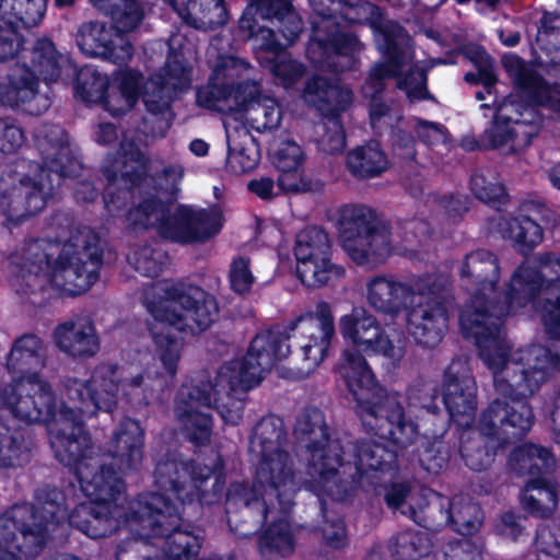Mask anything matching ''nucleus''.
Segmentation results:
<instances>
[{
	"label": "nucleus",
	"mask_w": 560,
	"mask_h": 560,
	"mask_svg": "<svg viewBox=\"0 0 560 560\" xmlns=\"http://www.w3.org/2000/svg\"><path fill=\"white\" fill-rule=\"evenodd\" d=\"M90 418L92 416L80 420L75 429L65 431L70 441L85 438L84 445L77 448L68 444L69 462L56 455L73 469L86 501L68 515L67 509L58 502L61 493L51 490L45 501L38 495L34 506L15 505L0 515V560H19L18 552L26 558L36 556L47 534L66 521L91 538L110 535L126 525L131 534L145 540L154 539L152 544L161 546L168 558L192 560L200 549V537L177 528L180 520L178 509L168 502L165 493L176 494L183 505L195 501L200 504L217 502L224 486L221 457L213 453L202 462H160L155 469V483L161 492L141 495L131 503L130 516L120 521L122 508L118 502L125 487L121 477L139 469L142 464L144 430L137 420H121L106 444L115 471L105 466L95 471L97 463L90 456L91 440L82 427Z\"/></svg>",
	"instance_id": "1"
},
{
	"label": "nucleus",
	"mask_w": 560,
	"mask_h": 560,
	"mask_svg": "<svg viewBox=\"0 0 560 560\" xmlns=\"http://www.w3.org/2000/svg\"><path fill=\"white\" fill-rule=\"evenodd\" d=\"M143 304L152 316L149 329L159 359L143 371L130 374L121 386L116 366L100 364L89 375L67 377L57 398L42 375L45 366L42 341L25 335L14 342L7 361L12 383L0 390V401L23 421L44 422L51 447L62 460L71 458L68 444L79 448L86 440L70 441L65 435L66 429H75L80 420L98 411H112L119 390L136 407L159 400L177 373L182 342L176 332L206 330L218 311L213 296L202 289L170 280L152 284L144 292Z\"/></svg>",
	"instance_id": "2"
},
{
	"label": "nucleus",
	"mask_w": 560,
	"mask_h": 560,
	"mask_svg": "<svg viewBox=\"0 0 560 560\" xmlns=\"http://www.w3.org/2000/svg\"><path fill=\"white\" fill-rule=\"evenodd\" d=\"M294 434L305 464L304 478H296L289 455L280 448L281 425L275 419H264L249 443L255 465L253 483H234L228 491L229 504L242 502L245 510L257 513L259 521L268 524L259 550L270 559L290 556L294 550L288 514L302 486L320 500L325 495L342 500L347 485H375L377 472H383L395 459L394 452L385 445L368 441L353 447V464L345 460L339 441L329 438L324 416L317 409L306 410L299 417Z\"/></svg>",
	"instance_id": "3"
},
{
	"label": "nucleus",
	"mask_w": 560,
	"mask_h": 560,
	"mask_svg": "<svg viewBox=\"0 0 560 560\" xmlns=\"http://www.w3.org/2000/svg\"><path fill=\"white\" fill-rule=\"evenodd\" d=\"M462 276L471 279V298L459 315L463 335L476 342L480 357L495 375L500 390L508 389V375L521 362H535V355L527 351L542 346H532L510 354V345L501 329V318L515 314L520 308L532 305L541 314L548 332L560 339V256L547 254L533 260H526L513 273L504 292V306L488 304L497 298L495 283L499 268L490 252L477 250L467 255ZM551 359L560 358L557 353Z\"/></svg>",
	"instance_id": "4"
},
{
	"label": "nucleus",
	"mask_w": 560,
	"mask_h": 560,
	"mask_svg": "<svg viewBox=\"0 0 560 560\" xmlns=\"http://www.w3.org/2000/svg\"><path fill=\"white\" fill-rule=\"evenodd\" d=\"M107 178L104 201L113 215H119L130 190L139 189L147 197L126 215L128 224L135 229L154 228L164 237L179 243L203 241L217 234L223 218L219 209L194 210L186 206L165 205L162 197L176 190L183 177V168L173 165L164 170L161 180L165 186L153 187L155 180L145 176L147 162L138 145L127 138L120 144L118 156L107 162L104 168Z\"/></svg>",
	"instance_id": "5"
},
{
	"label": "nucleus",
	"mask_w": 560,
	"mask_h": 560,
	"mask_svg": "<svg viewBox=\"0 0 560 560\" xmlns=\"http://www.w3.org/2000/svg\"><path fill=\"white\" fill-rule=\"evenodd\" d=\"M339 331L353 349L341 353L338 373L357 402L363 424L380 439L406 447L417 438V424L408 420L401 406V396L387 393L377 382L364 357L380 354L393 363L405 355L401 345H395L385 334L377 318L364 308H353L340 316Z\"/></svg>",
	"instance_id": "6"
},
{
	"label": "nucleus",
	"mask_w": 560,
	"mask_h": 560,
	"mask_svg": "<svg viewBox=\"0 0 560 560\" xmlns=\"http://www.w3.org/2000/svg\"><path fill=\"white\" fill-rule=\"evenodd\" d=\"M289 337L280 330L261 331L252 340L246 354L223 363L207 381H191L180 386L175 416L196 444L209 440L215 408L225 423L237 424L246 393L260 384L277 361L291 352Z\"/></svg>",
	"instance_id": "7"
},
{
	"label": "nucleus",
	"mask_w": 560,
	"mask_h": 560,
	"mask_svg": "<svg viewBox=\"0 0 560 560\" xmlns=\"http://www.w3.org/2000/svg\"><path fill=\"white\" fill-rule=\"evenodd\" d=\"M535 355V362H521L508 377V389L495 390L505 400L494 399L481 415L478 428L463 430L459 435V452L466 465L472 470L490 466L494 453L489 448L510 439L521 438L533 424L530 407L522 399L532 395L546 380L552 369L560 371V358L551 359L546 348L527 351ZM492 374H494L492 372ZM495 383V375H493Z\"/></svg>",
	"instance_id": "8"
},
{
	"label": "nucleus",
	"mask_w": 560,
	"mask_h": 560,
	"mask_svg": "<svg viewBox=\"0 0 560 560\" xmlns=\"http://www.w3.org/2000/svg\"><path fill=\"white\" fill-rule=\"evenodd\" d=\"M57 242L25 243L12 255V264L30 287L50 284L67 295L84 293L98 278L102 260L98 235L90 228L73 226Z\"/></svg>",
	"instance_id": "9"
},
{
	"label": "nucleus",
	"mask_w": 560,
	"mask_h": 560,
	"mask_svg": "<svg viewBox=\"0 0 560 560\" xmlns=\"http://www.w3.org/2000/svg\"><path fill=\"white\" fill-rule=\"evenodd\" d=\"M447 279L425 276L399 281L393 276H374L365 283V299L376 312L396 316L407 311V328L425 348L440 343L448 326L451 302L444 291Z\"/></svg>",
	"instance_id": "10"
},
{
	"label": "nucleus",
	"mask_w": 560,
	"mask_h": 560,
	"mask_svg": "<svg viewBox=\"0 0 560 560\" xmlns=\"http://www.w3.org/2000/svg\"><path fill=\"white\" fill-rule=\"evenodd\" d=\"M502 65L518 93L498 106L491 127L485 131L483 142L509 154L527 147L538 133L542 119L537 106L547 107L560 117V90L547 84L515 55H504Z\"/></svg>",
	"instance_id": "11"
},
{
	"label": "nucleus",
	"mask_w": 560,
	"mask_h": 560,
	"mask_svg": "<svg viewBox=\"0 0 560 560\" xmlns=\"http://www.w3.org/2000/svg\"><path fill=\"white\" fill-rule=\"evenodd\" d=\"M250 66L234 56L221 57L206 86L198 90L197 103L208 109L229 115L225 120L241 124L234 126L236 133L247 137L245 124L257 131L279 126L281 110L276 100L260 98V88L249 80Z\"/></svg>",
	"instance_id": "12"
},
{
	"label": "nucleus",
	"mask_w": 560,
	"mask_h": 560,
	"mask_svg": "<svg viewBox=\"0 0 560 560\" xmlns=\"http://www.w3.org/2000/svg\"><path fill=\"white\" fill-rule=\"evenodd\" d=\"M320 18L314 22V36L307 46L310 60L318 68L327 67L335 72L352 69L362 45L345 31L347 23H360L375 11L369 2L353 0H310Z\"/></svg>",
	"instance_id": "13"
},
{
	"label": "nucleus",
	"mask_w": 560,
	"mask_h": 560,
	"mask_svg": "<svg viewBox=\"0 0 560 560\" xmlns=\"http://www.w3.org/2000/svg\"><path fill=\"white\" fill-rule=\"evenodd\" d=\"M377 48L383 54L384 62L376 65L362 88L366 97L374 98L380 93L383 80L398 78V88L404 90L411 102L429 97L427 91V71L441 60L413 61L410 38L404 30L392 21L372 25Z\"/></svg>",
	"instance_id": "14"
},
{
	"label": "nucleus",
	"mask_w": 560,
	"mask_h": 560,
	"mask_svg": "<svg viewBox=\"0 0 560 560\" xmlns=\"http://www.w3.org/2000/svg\"><path fill=\"white\" fill-rule=\"evenodd\" d=\"M65 72L75 73L69 58L59 54L49 39H38L30 52V66L16 65L0 77V105L30 115L44 113L50 101L39 92L38 79L50 84Z\"/></svg>",
	"instance_id": "15"
},
{
	"label": "nucleus",
	"mask_w": 560,
	"mask_h": 560,
	"mask_svg": "<svg viewBox=\"0 0 560 560\" xmlns=\"http://www.w3.org/2000/svg\"><path fill=\"white\" fill-rule=\"evenodd\" d=\"M262 20L278 19L283 23L281 33L285 45L292 44L302 31V21L292 10L288 0H255L245 10L241 19V27L247 30L259 47L270 57L258 55V60L268 67L276 80L284 88L294 85L305 72L304 66L282 51L283 45L276 40L269 28L256 30L252 20L255 16Z\"/></svg>",
	"instance_id": "16"
},
{
	"label": "nucleus",
	"mask_w": 560,
	"mask_h": 560,
	"mask_svg": "<svg viewBox=\"0 0 560 560\" xmlns=\"http://www.w3.org/2000/svg\"><path fill=\"white\" fill-rule=\"evenodd\" d=\"M337 226L343 249L357 264H376L390 252L387 229L364 205L342 206L338 210Z\"/></svg>",
	"instance_id": "17"
},
{
	"label": "nucleus",
	"mask_w": 560,
	"mask_h": 560,
	"mask_svg": "<svg viewBox=\"0 0 560 560\" xmlns=\"http://www.w3.org/2000/svg\"><path fill=\"white\" fill-rule=\"evenodd\" d=\"M293 328L300 335L295 355L301 366L288 374L279 373L284 378L299 380L312 374L328 357L336 336L331 306L327 302L316 303L295 319Z\"/></svg>",
	"instance_id": "18"
},
{
	"label": "nucleus",
	"mask_w": 560,
	"mask_h": 560,
	"mask_svg": "<svg viewBox=\"0 0 560 560\" xmlns=\"http://www.w3.org/2000/svg\"><path fill=\"white\" fill-rule=\"evenodd\" d=\"M36 162H20L10 187L1 191L0 207L8 222L19 224L42 211L51 190L50 174Z\"/></svg>",
	"instance_id": "19"
},
{
	"label": "nucleus",
	"mask_w": 560,
	"mask_h": 560,
	"mask_svg": "<svg viewBox=\"0 0 560 560\" xmlns=\"http://www.w3.org/2000/svg\"><path fill=\"white\" fill-rule=\"evenodd\" d=\"M170 54L163 72L145 83L143 101L149 112L161 113L166 109L176 92L190 85L191 77L188 61L195 57V45L180 32L168 40Z\"/></svg>",
	"instance_id": "20"
},
{
	"label": "nucleus",
	"mask_w": 560,
	"mask_h": 560,
	"mask_svg": "<svg viewBox=\"0 0 560 560\" xmlns=\"http://www.w3.org/2000/svg\"><path fill=\"white\" fill-rule=\"evenodd\" d=\"M116 84L92 66L77 73L75 95L84 102L102 104L112 115L128 112L138 101L140 74L125 70L117 72Z\"/></svg>",
	"instance_id": "21"
},
{
	"label": "nucleus",
	"mask_w": 560,
	"mask_h": 560,
	"mask_svg": "<svg viewBox=\"0 0 560 560\" xmlns=\"http://www.w3.org/2000/svg\"><path fill=\"white\" fill-rule=\"evenodd\" d=\"M296 273L303 284L318 288L340 279L345 270L331 260L330 241L323 230L307 228L295 241Z\"/></svg>",
	"instance_id": "22"
},
{
	"label": "nucleus",
	"mask_w": 560,
	"mask_h": 560,
	"mask_svg": "<svg viewBox=\"0 0 560 560\" xmlns=\"http://www.w3.org/2000/svg\"><path fill=\"white\" fill-rule=\"evenodd\" d=\"M477 386L465 360L452 361L444 373L442 396L450 417L463 430L474 423Z\"/></svg>",
	"instance_id": "23"
},
{
	"label": "nucleus",
	"mask_w": 560,
	"mask_h": 560,
	"mask_svg": "<svg viewBox=\"0 0 560 560\" xmlns=\"http://www.w3.org/2000/svg\"><path fill=\"white\" fill-rule=\"evenodd\" d=\"M77 44L85 56L115 65H122L132 56L128 37L114 26L98 22L83 24L78 31Z\"/></svg>",
	"instance_id": "24"
},
{
	"label": "nucleus",
	"mask_w": 560,
	"mask_h": 560,
	"mask_svg": "<svg viewBox=\"0 0 560 560\" xmlns=\"http://www.w3.org/2000/svg\"><path fill=\"white\" fill-rule=\"evenodd\" d=\"M35 140L45 167L58 177L77 176L82 167L74 151L68 144V136L59 126H40L35 131Z\"/></svg>",
	"instance_id": "25"
},
{
	"label": "nucleus",
	"mask_w": 560,
	"mask_h": 560,
	"mask_svg": "<svg viewBox=\"0 0 560 560\" xmlns=\"http://www.w3.org/2000/svg\"><path fill=\"white\" fill-rule=\"evenodd\" d=\"M58 348L74 358H90L100 349L94 323L89 317H77L59 325L55 330Z\"/></svg>",
	"instance_id": "26"
},
{
	"label": "nucleus",
	"mask_w": 560,
	"mask_h": 560,
	"mask_svg": "<svg viewBox=\"0 0 560 560\" xmlns=\"http://www.w3.org/2000/svg\"><path fill=\"white\" fill-rule=\"evenodd\" d=\"M178 16L190 26L212 30L228 21L222 0H167Z\"/></svg>",
	"instance_id": "27"
},
{
	"label": "nucleus",
	"mask_w": 560,
	"mask_h": 560,
	"mask_svg": "<svg viewBox=\"0 0 560 560\" xmlns=\"http://www.w3.org/2000/svg\"><path fill=\"white\" fill-rule=\"evenodd\" d=\"M303 98L320 110L327 105L331 112L340 113L351 106L353 93L349 88L328 82L320 77H314L307 81Z\"/></svg>",
	"instance_id": "28"
},
{
	"label": "nucleus",
	"mask_w": 560,
	"mask_h": 560,
	"mask_svg": "<svg viewBox=\"0 0 560 560\" xmlns=\"http://www.w3.org/2000/svg\"><path fill=\"white\" fill-rule=\"evenodd\" d=\"M385 499L389 508L400 511L401 514L408 515L417 523H421V520L417 516L416 508L423 510L425 505L443 506L446 501L431 490L409 489L405 485H393Z\"/></svg>",
	"instance_id": "29"
},
{
	"label": "nucleus",
	"mask_w": 560,
	"mask_h": 560,
	"mask_svg": "<svg viewBox=\"0 0 560 560\" xmlns=\"http://www.w3.org/2000/svg\"><path fill=\"white\" fill-rule=\"evenodd\" d=\"M522 505L530 514L538 517H548L558 506L556 485L545 478L530 480L523 493Z\"/></svg>",
	"instance_id": "30"
},
{
	"label": "nucleus",
	"mask_w": 560,
	"mask_h": 560,
	"mask_svg": "<svg viewBox=\"0 0 560 560\" xmlns=\"http://www.w3.org/2000/svg\"><path fill=\"white\" fill-rule=\"evenodd\" d=\"M498 230L502 237L511 241L520 252L530 250L542 241L540 225L523 214L500 219Z\"/></svg>",
	"instance_id": "31"
},
{
	"label": "nucleus",
	"mask_w": 560,
	"mask_h": 560,
	"mask_svg": "<svg viewBox=\"0 0 560 560\" xmlns=\"http://www.w3.org/2000/svg\"><path fill=\"white\" fill-rule=\"evenodd\" d=\"M347 166L357 177H376L388 170L389 161L376 142L359 147L347 155Z\"/></svg>",
	"instance_id": "32"
},
{
	"label": "nucleus",
	"mask_w": 560,
	"mask_h": 560,
	"mask_svg": "<svg viewBox=\"0 0 560 560\" xmlns=\"http://www.w3.org/2000/svg\"><path fill=\"white\" fill-rule=\"evenodd\" d=\"M510 464L520 474L534 475L551 468L555 460L547 448L523 444L512 453Z\"/></svg>",
	"instance_id": "33"
},
{
	"label": "nucleus",
	"mask_w": 560,
	"mask_h": 560,
	"mask_svg": "<svg viewBox=\"0 0 560 560\" xmlns=\"http://www.w3.org/2000/svg\"><path fill=\"white\" fill-rule=\"evenodd\" d=\"M445 521L454 524L455 529L463 535L476 532L482 521L480 508L465 497H455L448 503Z\"/></svg>",
	"instance_id": "34"
},
{
	"label": "nucleus",
	"mask_w": 560,
	"mask_h": 560,
	"mask_svg": "<svg viewBox=\"0 0 560 560\" xmlns=\"http://www.w3.org/2000/svg\"><path fill=\"white\" fill-rule=\"evenodd\" d=\"M430 550L431 541L424 530L401 533L390 544V552L397 560H418Z\"/></svg>",
	"instance_id": "35"
},
{
	"label": "nucleus",
	"mask_w": 560,
	"mask_h": 560,
	"mask_svg": "<svg viewBox=\"0 0 560 560\" xmlns=\"http://www.w3.org/2000/svg\"><path fill=\"white\" fill-rule=\"evenodd\" d=\"M224 127L229 145V153L226 158L228 170L233 174H243L252 171L258 162L256 151L248 148L236 149L234 147L235 127L232 126V121L230 120H224Z\"/></svg>",
	"instance_id": "36"
},
{
	"label": "nucleus",
	"mask_w": 560,
	"mask_h": 560,
	"mask_svg": "<svg viewBox=\"0 0 560 560\" xmlns=\"http://www.w3.org/2000/svg\"><path fill=\"white\" fill-rule=\"evenodd\" d=\"M23 39L18 23L7 16V9L0 4V62L13 59L21 51Z\"/></svg>",
	"instance_id": "37"
},
{
	"label": "nucleus",
	"mask_w": 560,
	"mask_h": 560,
	"mask_svg": "<svg viewBox=\"0 0 560 560\" xmlns=\"http://www.w3.org/2000/svg\"><path fill=\"white\" fill-rule=\"evenodd\" d=\"M128 260L141 275L155 277L163 270L168 258L164 250L144 246L129 255Z\"/></svg>",
	"instance_id": "38"
},
{
	"label": "nucleus",
	"mask_w": 560,
	"mask_h": 560,
	"mask_svg": "<svg viewBox=\"0 0 560 560\" xmlns=\"http://www.w3.org/2000/svg\"><path fill=\"white\" fill-rule=\"evenodd\" d=\"M317 143L322 151L337 153L343 150L346 138L338 118L330 117L315 128Z\"/></svg>",
	"instance_id": "39"
},
{
	"label": "nucleus",
	"mask_w": 560,
	"mask_h": 560,
	"mask_svg": "<svg viewBox=\"0 0 560 560\" xmlns=\"http://www.w3.org/2000/svg\"><path fill=\"white\" fill-rule=\"evenodd\" d=\"M3 0H0L2 4ZM47 0H13L10 10H7V16L13 19L15 23H23L25 26L36 25L44 16ZM5 9L7 5H3Z\"/></svg>",
	"instance_id": "40"
},
{
	"label": "nucleus",
	"mask_w": 560,
	"mask_h": 560,
	"mask_svg": "<svg viewBox=\"0 0 560 560\" xmlns=\"http://www.w3.org/2000/svg\"><path fill=\"white\" fill-rule=\"evenodd\" d=\"M120 33L136 28L143 19V8L137 0H120L110 12Z\"/></svg>",
	"instance_id": "41"
},
{
	"label": "nucleus",
	"mask_w": 560,
	"mask_h": 560,
	"mask_svg": "<svg viewBox=\"0 0 560 560\" xmlns=\"http://www.w3.org/2000/svg\"><path fill=\"white\" fill-rule=\"evenodd\" d=\"M273 161L280 172L298 170L303 166L304 154L293 141H283L273 150Z\"/></svg>",
	"instance_id": "42"
},
{
	"label": "nucleus",
	"mask_w": 560,
	"mask_h": 560,
	"mask_svg": "<svg viewBox=\"0 0 560 560\" xmlns=\"http://www.w3.org/2000/svg\"><path fill=\"white\" fill-rule=\"evenodd\" d=\"M470 187L475 196L485 202L501 200L505 196L504 186L493 176L475 174L471 177Z\"/></svg>",
	"instance_id": "43"
},
{
	"label": "nucleus",
	"mask_w": 560,
	"mask_h": 560,
	"mask_svg": "<svg viewBox=\"0 0 560 560\" xmlns=\"http://www.w3.org/2000/svg\"><path fill=\"white\" fill-rule=\"evenodd\" d=\"M230 283L234 292L238 294L247 293L255 281V277L249 267V260L244 257L233 259L230 267Z\"/></svg>",
	"instance_id": "44"
},
{
	"label": "nucleus",
	"mask_w": 560,
	"mask_h": 560,
	"mask_svg": "<svg viewBox=\"0 0 560 560\" xmlns=\"http://www.w3.org/2000/svg\"><path fill=\"white\" fill-rule=\"evenodd\" d=\"M535 546L537 550L547 556L560 557V525L552 524L538 529Z\"/></svg>",
	"instance_id": "45"
},
{
	"label": "nucleus",
	"mask_w": 560,
	"mask_h": 560,
	"mask_svg": "<svg viewBox=\"0 0 560 560\" xmlns=\"http://www.w3.org/2000/svg\"><path fill=\"white\" fill-rule=\"evenodd\" d=\"M560 38V16L553 13H545L540 20L537 32V43L544 49L556 47Z\"/></svg>",
	"instance_id": "46"
},
{
	"label": "nucleus",
	"mask_w": 560,
	"mask_h": 560,
	"mask_svg": "<svg viewBox=\"0 0 560 560\" xmlns=\"http://www.w3.org/2000/svg\"><path fill=\"white\" fill-rule=\"evenodd\" d=\"M25 137L22 129L10 119L0 118V152L10 154L19 150Z\"/></svg>",
	"instance_id": "47"
},
{
	"label": "nucleus",
	"mask_w": 560,
	"mask_h": 560,
	"mask_svg": "<svg viewBox=\"0 0 560 560\" xmlns=\"http://www.w3.org/2000/svg\"><path fill=\"white\" fill-rule=\"evenodd\" d=\"M399 119L400 116L387 105L376 100L373 101L370 108V120L374 130L381 132L387 128H393Z\"/></svg>",
	"instance_id": "48"
},
{
	"label": "nucleus",
	"mask_w": 560,
	"mask_h": 560,
	"mask_svg": "<svg viewBox=\"0 0 560 560\" xmlns=\"http://www.w3.org/2000/svg\"><path fill=\"white\" fill-rule=\"evenodd\" d=\"M415 130L418 137L427 144L444 143L447 139L444 127L440 124L422 119L416 120Z\"/></svg>",
	"instance_id": "49"
},
{
	"label": "nucleus",
	"mask_w": 560,
	"mask_h": 560,
	"mask_svg": "<svg viewBox=\"0 0 560 560\" xmlns=\"http://www.w3.org/2000/svg\"><path fill=\"white\" fill-rule=\"evenodd\" d=\"M278 183L279 187L287 192L305 191L311 187L302 173V167L280 172Z\"/></svg>",
	"instance_id": "50"
},
{
	"label": "nucleus",
	"mask_w": 560,
	"mask_h": 560,
	"mask_svg": "<svg viewBox=\"0 0 560 560\" xmlns=\"http://www.w3.org/2000/svg\"><path fill=\"white\" fill-rule=\"evenodd\" d=\"M323 537L325 547L331 550H341L347 544V534L342 521H337L331 524H327L323 528Z\"/></svg>",
	"instance_id": "51"
},
{
	"label": "nucleus",
	"mask_w": 560,
	"mask_h": 560,
	"mask_svg": "<svg viewBox=\"0 0 560 560\" xmlns=\"http://www.w3.org/2000/svg\"><path fill=\"white\" fill-rule=\"evenodd\" d=\"M444 553L446 560H480L479 550L466 538L451 544Z\"/></svg>",
	"instance_id": "52"
},
{
	"label": "nucleus",
	"mask_w": 560,
	"mask_h": 560,
	"mask_svg": "<svg viewBox=\"0 0 560 560\" xmlns=\"http://www.w3.org/2000/svg\"><path fill=\"white\" fill-rule=\"evenodd\" d=\"M498 530L500 535L516 540L522 534V526L514 514L506 513L502 516Z\"/></svg>",
	"instance_id": "53"
},
{
	"label": "nucleus",
	"mask_w": 560,
	"mask_h": 560,
	"mask_svg": "<svg viewBox=\"0 0 560 560\" xmlns=\"http://www.w3.org/2000/svg\"><path fill=\"white\" fill-rule=\"evenodd\" d=\"M415 141L410 135L398 131L395 135L394 147L397 153L404 159L415 158Z\"/></svg>",
	"instance_id": "54"
},
{
	"label": "nucleus",
	"mask_w": 560,
	"mask_h": 560,
	"mask_svg": "<svg viewBox=\"0 0 560 560\" xmlns=\"http://www.w3.org/2000/svg\"><path fill=\"white\" fill-rule=\"evenodd\" d=\"M248 188L260 198L267 199L273 195L275 185L270 178L264 177L249 182Z\"/></svg>",
	"instance_id": "55"
},
{
	"label": "nucleus",
	"mask_w": 560,
	"mask_h": 560,
	"mask_svg": "<svg viewBox=\"0 0 560 560\" xmlns=\"http://www.w3.org/2000/svg\"><path fill=\"white\" fill-rule=\"evenodd\" d=\"M481 60L483 61V67L479 71L480 81L485 85L487 93L491 94V89L495 82V75L489 63V57L482 55Z\"/></svg>",
	"instance_id": "56"
},
{
	"label": "nucleus",
	"mask_w": 560,
	"mask_h": 560,
	"mask_svg": "<svg viewBox=\"0 0 560 560\" xmlns=\"http://www.w3.org/2000/svg\"><path fill=\"white\" fill-rule=\"evenodd\" d=\"M420 460H421L423 467L428 471H431V472H434V474L438 472L440 469H442L444 464H445V457H443V456L435 457V456L432 455L431 451H427L421 456Z\"/></svg>",
	"instance_id": "57"
},
{
	"label": "nucleus",
	"mask_w": 560,
	"mask_h": 560,
	"mask_svg": "<svg viewBox=\"0 0 560 560\" xmlns=\"http://www.w3.org/2000/svg\"><path fill=\"white\" fill-rule=\"evenodd\" d=\"M408 400H409L408 413H415L418 408L420 410H425L428 412H434L435 407L433 408V406L431 404H427V402L420 400L417 397L415 389H410L409 395H408Z\"/></svg>",
	"instance_id": "58"
},
{
	"label": "nucleus",
	"mask_w": 560,
	"mask_h": 560,
	"mask_svg": "<svg viewBox=\"0 0 560 560\" xmlns=\"http://www.w3.org/2000/svg\"><path fill=\"white\" fill-rule=\"evenodd\" d=\"M116 138V130L112 124H101L95 133V139L98 143H109Z\"/></svg>",
	"instance_id": "59"
},
{
	"label": "nucleus",
	"mask_w": 560,
	"mask_h": 560,
	"mask_svg": "<svg viewBox=\"0 0 560 560\" xmlns=\"http://www.w3.org/2000/svg\"><path fill=\"white\" fill-rule=\"evenodd\" d=\"M190 151L197 156H205L208 153L209 145L201 139H195L189 144Z\"/></svg>",
	"instance_id": "60"
},
{
	"label": "nucleus",
	"mask_w": 560,
	"mask_h": 560,
	"mask_svg": "<svg viewBox=\"0 0 560 560\" xmlns=\"http://www.w3.org/2000/svg\"><path fill=\"white\" fill-rule=\"evenodd\" d=\"M500 39L505 46H515L520 42V34L516 32H510L508 34L504 33V31H501Z\"/></svg>",
	"instance_id": "61"
},
{
	"label": "nucleus",
	"mask_w": 560,
	"mask_h": 560,
	"mask_svg": "<svg viewBox=\"0 0 560 560\" xmlns=\"http://www.w3.org/2000/svg\"><path fill=\"white\" fill-rule=\"evenodd\" d=\"M549 179L551 184L560 189V163L555 165L549 172Z\"/></svg>",
	"instance_id": "62"
},
{
	"label": "nucleus",
	"mask_w": 560,
	"mask_h": 560,
	"mask_svg": "<svg viewBox=\"0 0 560 560\" xmlns=\"http://www.w3.org/2000/svg\"><path fill=\"white\" fill-rule=\"evenodd\" d=\"M82 187L86 190V192L89 194V196H83L81 197L79 194H77V198L79 200H83V201H86V200H92L95 196V191L93 190V188L91 187L90 184H82Z\"/></svg>",
	"instance_id": "63"
},
{
	"label": "nucleus",
	"mask_w": 560,
	"mask_h": 560,
	"mask_svg": "<svg viewBox=\"0 0 560 560\" xmlns=\"http://www.w3.org/2000/svg\"><path fill=\"white\" fill-rule=\"evenodd\" d=\"M55 3L59 8H67L74 3V0H55Z\"/></svg>",
	"instance_id": "64"
}]
</instances>
